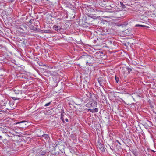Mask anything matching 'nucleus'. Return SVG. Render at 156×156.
<instances>
[{
    "label": "nucleus",
    "mask_w": 156,
    "mask_h": 156,
    "mask_svg": "<svg viewBox=\"0 0 156 156\" xmlns=\"http://www.w3.org/2000/svg\"><path fill=\"white\" fill-rule=\"evenodd\" d=\"M86 107L88 108L93 107L94 108L97 106V102L94 99H92L88 103L86 104Z\"/></svg>",
    "instance_id": "obj_1"
},
{
    "label": "nucleus",
    "mask_w": 156,
    "mask_h": 156,
    "mask_svg": "<svg viewBox=\"0 0 156 156\" xmlns=\"http://www.w3.org/2000/svg\"><path fill=\"white\" fill-rule=\"evenodd\" d=\"M26 122H27L26 121H23L17 122L16 124H21V125H20V126H22V127H20L21 128H23L24 127H26L27 126V125L26 124H24V123Z\"/></svg>",
    "instance_id": "obj_2"
},
{
    "label": "nucleus",
    "mask_w": 156,
    "mask_h": 156,
    "mask_svg": "<svg viewBox=\"0 0 156 156\" xmlns=\"http://www.w3.org/2000/svg\"><path fill=\"white\" fill-rule=\"evenodd\" d=\"M98 147L102 152H105V150L103 145L101 144H99Z\"/></svg>",
    "instance_id": "obj_3"
},
{
    "label": "nucleus",
    "mask_w": 156,
    "mask_h": 156,
    "mask_svg": "<svg viewBox=\"0 0 156 156\" xmlns=\"http://www.w3.org/2000/svg\"><path fill=\"white\" fill-rule=\"evenodd\" d=\"M88 110L92 113H94V112H98V108H96L93 109H88Z\"/></svg>",
    "instance_id": "obj_4"
},
{
    "label": "nucleus",
    "mask_w": 156,
    "mask_h": 156,
    "mask_svg": "<svg viewBox=\"0 0 156 156\" xmlns=\"http://www.w3.org/2000/svg\"><path fill=\"white\" fill-rule=\"evenodd\" d=\"M60 27L57 25H55L53 26V28L55 30L58 31L60 29Z\"/></svg>",
    "instance_id": "obj_5"
},
{
    "label": "nucleus",
    "mask_w": 156,
    "mask_h": 156,
    "mask_svg": "<svg viewBox=\"0 0 156 156\" xmlns=\"http://www.w3.org/2000/svg\"><path fill=\"white\" fill-rule=\"evenodd\" d=\"M140 19L142 20H146L147 19V17L146 16L143 15L140 16Z\"/></svg>",
    "instance_id": "obj_6"
},
{
    "label": "nucleus",
    "mask_w": 156,
    "mask_h": 156,
    "mask_svg": "<svg viewBox=\"0 0 156 156\" xmlns=\"http://www.w3.org/2000/svg\"><path fill=\"white\" fill-rule=\"evenodd\" d=\"M135 27H145L147 28L149 27L148 26H145L142 24H136L135 25Z\"/></svg>",
    "instance_id": "obj_7"
},
{
    "label": "nucleus",
    "mask_w": 156,
    "mask_h": 156,
    "mask_svg": "<svg viewBox=\"0 0 156 156\" xmlns=\"http://www.w3.org/2000/svg\"><path fill=\"white\" fill-rule=\"evenodd\" d=\"M121 6L122 7V8L124 9L126 7L124 5L123 2H120Z\"/></svg>",
    "instance_id": "obj_8"
},
{
    "label": "nucleus",
    "mask_w": 156,
    "mask_h": 156,
    "mask_svg": "<svg viewBox=\"0 0 156 156\" xmlns=\"http://www.w3.org/2000/svg\"><path fill=\"white\" fill-rule=\"evenodd\" d=\"M42 136L43 137H44L45 139H48V136L47 134H44Z\"/></svg>",
    "instance_id": "obj_9"
},
{
    "label": "nucleus",
    "mask_w": 156,
    "mask_h": 156,
    "mask_svg": "<svg viewBox=\"0 0 156 156\" xmlns=\"http://www.w3.org/2000/svg\"><path fill=\"white\" fill-rule=\"evenodd\" d=\"M126 69L128 71V72L129 73L130 71H132V69L130 68H126Z\"/></svg>",
    "instance_id": "obj_10"
},
{
    "label": "nucleus",
    "mask_w": 156,
    "mask_h": 156,
    "mask_svg": "<svg viewBox=\"0 0 156 156\" xmlns=\"http://www.w3.org/2000/svg\"><path fill=\"white\" fill-rule=\"evenodd\" d=\"M14 92L16 94H18L20 93V91L18 90H14Z\"/></svg>",
    "instance_id": "obj_11"
},
{
    "label": "nucleus",
    "mask_w": 156,
    "mask_h": 156,
    "mask_svg": "<svg viewBox=\"0 0 156 156\" xmlns=\"http://www.w3.org/2000/svg\"><path fill=\"white\" fill-rule=\"evenodd\" d=\"M115 79L116 81V82L117 83H118L119 81V78L118 77H116V76H115Z\"/></svg>",
    "instance_id": "obj_12"
},
{
    "label": "nucleus",
    "mask_w": 156,
    "mask_h": 156,
    "mask_svg": "<svg viewBox=\"0 0 156 156\" xmlns=\"http://www.w3.org/2000/svg\"><path fill=\"white\" fill-rule=\"evenodd\" d=\"M98 82L101 85V83L102 82V81L101 80V78H99L98 79Z\"/></svg>",
    "instance_id": "obj_13"
},
{
    "label": "nucleus",
    "mask_w": 156,
    "mask_h": 156,
    "mask_svg": "<svg viewBox=\"0 0 156 156\" xmlns=\"http://www.w3.org/2000/svg\"><path fill=\"white\" fill-rule=\"evenodd\" d=\"M51 102H49V103H48L45 104L44 105V106H46V107L48 106L51 104Z\"/></svg>",
    "instance_id": "obj_14"
},
{
    "label": "nucleus",
    "mask_w": 156,
    "mask_h": 156,
    "mask_svg": "<svg viewBox=\"0 0 156 156\" xmlns=\"http://www.w3.org/2000/svg\"><path fill=\"white\" fill-rule=\"evenodd\" d=\"M86 57L87 59H92V58L90 56H87Z\"/></svg>",
    "instance_id": "obj_15"
},
{
    "label": "nucleus",
    "mask_w": 156,
    "mask_h": 156,
    "mask_svg": "<svg viewBox=\"0 0 156 156\" xmlns=\"http://www.w3.org/2000/svg\"><path fill=\"white\" fill-rule=\"evenodd\" d=\"M45 154V152H42L40 154V155H44Z\"/></svg>",
    "instance_id": "obj_16"
},
{
    "label": "nucleus",
    "mask_w": 156,
    "mask_h": 156,
    "mask_svg": "<svg viewBox=\"0 0 156 156\" xmlns=\"http://www.w3.org/2000/svg\"><path fill=\"white\" fill-rule=\"evenodd\" d=\"M133 154H134L135 156H136V151H133Z\"/></svg>",
    "instance_id": "obj_17"
},
{
    "label": "nucleus",
    "mask_w": 156,
    "mask_h": 156,
    "mask_svg": "<svg viewBox=\"0 0 156 156\" xmlns=\"http://www.w3.org/2000/svg\"><path fill=\"white\" fill-rule=\"evenodd\" d=\"M61 120H62V121H63L64 122V119L63 118V117H62L61 118Z\"/></svg>",
    "instance_id": "obj_18"
},
{
    "label": "nucleus",
    "mask_w": 156,
    "mask_h": 156,
    "mask_svg": "<svg viewBox=\"0 0 156 156\" xmlns=\"http://www.w3.org/2000/svg\"><path fill=\"white\" fill-rule=\"evenodd\" d=\"M116 142L118 143L120 145L121 144V143H120V142L118 140H116Z\"/></svg>",
    "instance_id": "obj_19"
},
{
    "label": "nucleus",
    "mask_w": 156,
    "mask_h": 156,
    "mask_svg": "<svg viewBox=\"0 0 156 156\" xmlns=\"http://www.w3.org/2000/svg\"><path fill=\"white\" fill-rule=\"evenodd\" d=\"M65 121L67 122H68L69 121H68V119H67V118H66V119H65Z\"/></svg>",
    "instance_id": "obj_20"
},
{
    "label": "nucleus",
    "mask_w": 156,
    "mask_h": 156,
    "mask_svg": "<svg viewBox=\"0 0 156 156\" xmlns=\"http://www.w3.org/2000/svg\"><path fill=\"white\" fill-rule=\"evenodd\" d=\"M2 137L0 135V138H2Z\"/></svg>",
    "instance_id": "obj_21"
},
{
    "label": "nucleus",
    "mask_w": 156,
    "mask_h": 156,
    "mask_svg": "<svg viewBox=\"0 0 156 156\" xmlns=\"http://www.w3.org/2000/svg\"><path fill=\"white\" fill-rule=\"evenodd\" d=\"M151 151H152L154 152H155V151L153 150H151Z\"/></svg>",
    "instance_id": "obj_22"
},
{
    "label": "nucleus",
    "mask_w": 156,
    "mask_h": 156,
    "mask_svg": "<svg viewBox=\"0 0 156 156\" xmlns=\"http://www.w3.org/2000/svg\"><path fill=\"white\" fill-rule=\"evenodd\" d=\"M31 20H30V21H29V22L30 23H31Z\"/></svg>",
    "instance_id": "obj_23"
},
{
    "label": "nucleus",
    "mask_w": 156,
    "mask_h": 156,
    "mask_svg": "<svg viewBox=\"0 0 156 156\" xmlns=\"http://www.w3.org/2000/svg\"><path fill=\"white\" fill-rule=\"evenodd\" d=\"M86 63H87V64L88 63V61H87V62H86Z\"/></svg>",
    "instance_id": "obj_24"
},
{
    "label": "nucleus",
    "mask_w": 156,
    "mask_h": 156,
    "mask_svg": "<svg viewBox=\"0 0 156 156\" xmlns=\"http://www.w3.org/2000/svg\"><path fill=\"white\" fill-rule=\"evenodd\" d=\"M94 97L96 99V97H95V96H94Z\"/></svg>",
    "instance_id": "obj_25"
}]
</instances>
